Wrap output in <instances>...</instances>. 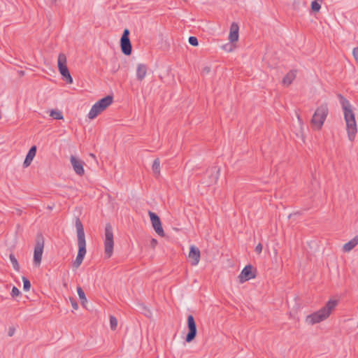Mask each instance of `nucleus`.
<instances>
[{
  "instance_id": "obj_27",
  "label": "nucleus",
  "mask_w": 358,
  "mask_h": 358,
  "mask_svg": "<svg viewBox=\"0 0 358 358\" xmlns=\"http://www.w3.org/2000/svg\"><path fill=\"white\" fill-rule=\"evenodd\" d=\"M22 281H23V289L25 291H29L31 287V283L30 281L25 277H22Z\"/></svg>"
},
{
  "instance_id": "obj_5",
  "label": "nucleus",
  "mask_w": 358,
  "mask_h": 358,
  "mask_svg": "<svg viewBox=\"0 0 358 358\" xmlns=\"http://www.w3.org/2000/svg\"><path fill=\"white\" fill-rule=\"evenodd\" d=\"M113 103V96H106L96 102L91 108L88 117L91 120L94 119L99 114L103 111Z\"/></svg>"
},
{
  "instance_id": "obj_9",
  "label": "nucleus",
  "mask_w": 358,
  "mask_h": 358,
  "mask_svg": "<svg viewBox=\"0 0 358 358\" xmlns=\"http://www.w3.org/2000/svg\"><path fill=\"white\" fill-rule=\"evenodd\" d=\"M220 169L217 166H212L208 168L202 178L203 183L208 186L215 184L219 177Z\"/></svg>"
},
{
  "instance_id": "obj_11",
  "label": "nucleus",
  "mask_w": 358,
  "mask_h": 358,
  "mask_svg": "<svg viewBox=\"0 0 358 358\" xmlns=\"http://www.w3.org/2000/svg\"><path fill=\"white\" fill-rule=\"evenodd\" d=\"M187 327L188 333L186 336L185 341L187 343H190L195 338L197 333L196 322L192 315L187 317Z\"/></svg>"
},
{
  "instance_id": "obj_15",
  "label": "nucleus",
  "mask_w": 358,
  "mask_h": 358,
  "mask_svg": "<svg viewBox=\"0 0 358 358\" xmlns=\"http://www.w3.org/2000/svg\"><path fill=\"white\" fill-rule=\"evenodd\" d=\"M188 257L191 260V264L192 266L198 265L201 257V253L199 248L194 245H191Z\"/></svg>"
},
{
  "instance_id": "obj_23",
  "label": "nucleus",
  "mask_w": 358,
  "mask_h": 358,
  "mask_svg": "<svg viewBox=\"0 0 358 358\" xmlns=\"http://www.w3.org/2000/svg\"><path fill=\"white\" fill-rule=\"evenodd\" d=\"M50 115L55 120H62L63 115L61 111L58 110H52Z\"/></svg>"
},
{
  "instance_id": "obj_12",
  "label": "nucleus",
  "mask_w": 358,
  "mask_h": 358,
  "mask_svg": "<svg viewBox=\"0 0 358 358\" xmlns=\"http://www.w3.org/2000/svg\"><path fill=\"white\" fill-rule=\"evenodd\" d=\"M152 225L155 232L160 236L164 237L165 236L164 231L162 227V223L159 216L152 211L148 213Z\"/></svg>"
},
{
  "instance_id": "obj_4",
  "label": "nucleus",
  "mask_w": 358,
  "mask_h": 358,
  "mask_svg": "<svg viewBox=\"0 0 358 358\" xmlns=\"http://www.w3.org/2000/svg\"><path fill=\"white\" fill-rule=\"evenodd\" d=\"M329 114V108L327 103H322L319 106L310 120V124L313 129L320 130L327 117Z\"/></svg>"
},
{
  "instance_id": "obj_26",
  "label": "nucleus",
  "mask_w": 358,
  "mask_h": 358,
  "mask_svg": "<svg viewBox=\"0 0 358 358\" xmlns=\"http://www.w3.org/2000/svg\"><path fill=\"white\" fill-rule=\"evenodd\" d=\"M321 8L320 3L317 2V0L313 1L311 3V9L314 12H318Z\"/></svg>"
},
{
  "instance_id": "obj_36",
  "label": "nucleus",
  "mask_w": 358,
  "mask_h": 358,
  "mask_svg": "<svg viewBox=\"0 0 358 358\" xmlns=\"http://www.w3.org/2000/svg\"><path fill=\"white\" fill-rule=\"evenodd\" d=\"M157 243V241L155 238H152L151 241V244L152 246H155Z\"/></svg>"
},
{
  "instance_id": "obj_18",
  "label": "nucleus",
  "mask_w": 358,
  "mask_h": 358,
  "mask_svg": "<svg viewBox=\"0 0 358 358\" xmlns=\"http://www.w3.org/2000/svg\"><path fill=\"white\" fill-rule=\"evenodd\" d=\"M147 67L145 64H139L136 69V77L138 80H142L146 76Z\"/></svg>"
},
{
  "instance_id": "obj_14",
  "label": "nucleus",
  "mask_w": 358,
  "mask_h": 358,
  "mask_svg": "<svg viewBox=\"0 0 358 358\" xmlns=\"http://www.w3.org/2000/svg\"><path fill=\"white\" fill-rule=\"evenodd\" d=\"M253 267L251 265H247L242 270L239 278L241 282L248 281L255 278V274L252 272Z\"/></svg>"
},
{
  "instance_id": "obj_17",
  "label": "nucleus",
  "mask_w": 358,
  "mask_h": 358,
  "mask_svg": "<svg viewBox=\"0 0 358 358\" xmlns=\"http://www.w3.org/2000/svg\"><path fill=\"white\" fill-rule=\"evenodd\" d=\"M36 153V147L35 145L32 146L28 153L27 154L26 158L24 161V166L27 167L30 165L32 162L34 157H35Z\"/></svg>"
},
{
  "instance_id": "obj_29",
  "label": "nucleus",
  "mask_w": 358,
  "mask_h": 358,
  "mask_svg": "<svg viewBox=\"0 0 358 358\" xmlns=\"http://www.w3.org/2000/svg\"><path fill=\"white\" fill-rule=\"evenodd\" d=\"M16 330V326L15 325H11L8 327V336L11 337L14 335Z\"/></svg>"
},
{
  "instance_id": "obj_30",
  "label": "nucleus",
  "mask_w": 358,
  "mask_h": 358,
  "mask_svg": "<svg viewBox=\"0 0 358 358\" xmlns=\"http://www.w3.org/2000/svg\"><path fill=\"white\" fill-rule=\"evenodd\" d=\"M20 294V290L16 287H13V289H12V291H11V296L13 297H15V296H19Z\"/></svg>"
},
{
  "instance_id": "obj_8",
  "label": "nucleus",
  "mask_w": 358,
  "mask_h": 358,
  "mask_svg": "<svg viewBox=\"0 0 358 358\" xmlns=\"http://www.w3.org/2000/svg\"><path fill=\"white\" fill-rule=\"evenodd\" d=\"M57 65L59 71L64 79L67 83H72L73 78L69 73L68 67L66 66V57L64 53H60L58 56Z\"/></svg>"
},
{
  "instance_id": "obj_22",
  "label": "nucleus",
  "mask_w": 358,
  "mask_h": 358,
  "mask_svg": "<svg viewBox=\"0 0 358 358\" xmlns=\"http://www.w3.org/2000/svg\"><path fill=\"white\" fill-rule=\"evenodd\" d=\"M9 259L10 260V262L13 265V268L15 271H18L20 270V266H19L18 262H17V259L15 258V255L13 254H10Z\"/></svg>"
},
{
  "instance_id": "obj_3",
  "label": "nucleus",
  "mask_w": 358,
  "mask_h": 358,
  "mask_svg": "<svg viewBox=\"0 0 358 358\" xmlns=\"http://www.w3.org/2000/svg\"><path fill=\"white\" fill-rule=\"evenodd\" d=\"M337 305V300L331 299L328 301L324 307L308 315L306 320V322L309 324H315L325 320L329 317L331 312L335 309Z\"/></svg>"
},
{
  "instance_id": "obj_13",
  "label": "nucleus",
  "mask_w": 358,
  "mask_h": 358,
  "mask_svg": "<svg viewBox=\"0 0 358 358\" xmlns=\"http://www.w3.org/2000/svg\"><path fill=\"white\" fill-rule=\"evenodd\" d=\"M70 162L73 167V171H75V173L77 175H78L80 176H82L84 175V173H85V170H84L85 162L83 160H81L80 159H79L73 155H71L70 157Z\"/></svg>"
},
{
  "instance_id": "obj_31",
  "label": "nucleus",
  "mask_w": 358,
  "mask_h": 358,
  "mask_svg": "<svg viewBox=\"0 0 358 358\" xmlns=\"http://www.w3.org/2000/svg\"><path fill=\"white\" fill-rule=\"evenodd\" d=\"M352 55H353V57H354L356 62L358 64V48H355L353 49Z\"/></svg>"
},
{
  "instance_id": "obj_34",
  "label": "nucleus",
  "mask_w": 358,
  "mask_h": 358,
  "mask_svg": "<svg viewBox=\"0 0 358 358\" xmlns=\"http://www.w3.org/2000/svg\"><path fill=\"white\" fill-rule=\"evenodd\" d=\"M210 68H209V67H208V66H206V67L203 68V73H209V72H210Z\"/></svg>"
},
{
  "instance_id": "obj_35",
  "label": "nucleus",
  "mask_w": 358,
  "mask_h": 358,
  "mask_svg": "<svg viewBox=\"0 0 358 358\" xmlns=\"http://www.w3.org/2000/svg\"><path fill=\"white\" fill-rule=\"evenodd\" d=\"M296 117H297V120H298V121H299V124H303V121H302V120H301V118L300 115H299V114H297V115H296Z\"/></svg>"
},
{
  "instance_id": "obj_28",
  "label": "nucleus",
  "mask_w": 358,
  "mask_h": 358,
  "mask_svg": "<svg viewBox=\"0 0 358 358\" xmlns=\"http://www.w3.org/2000/svg\"><path fill=\"white\" fill-rule=\"evenodd\" d=\"M188 41L192 46H197L199 44L198 39L195 36L189 37Z\"/></svg>"
},
{
  "instance_id": "obj_1",
  "label": "nucleus",
  "mask_w": 358,
  "mask_h": 358,
  "mask_svg": "<svg viewBox=\"0 0 358 358\" xmlns=\"http://www.w3.org/2000/svg\"><path fill=\"white\" fill-rule=\"evenodd\" d=\"M337 97L343 111L348 138L350 141H353L357 132V129L352 106L342 94H338Z\"/></svg>"
},
{
  "instance_id": "obj_38",
  "label": "nucleus",
  "mask_w": 358,
  "mask_h": 358,
  "mask_svg": "<svg viewBox=\"0 0 358 358\" xmlns=\"http://www.w3.org/2000/svg\"><path fill=\"white\" fill-rule=\"evenodd\" d=\"M57 0H52V1L56 2Z\"/></svg>"
},
{
  "instance_id": "obj_19",
  "label": "nucleus",
  "mask_w": 358,
  "mask_h": 358,
  "mask_svg": "<svg viewBox=\"0 0 358 358\" xmlns=\"http://www.w3.org/2000/svg\"><path fill=\"white\" fill-rule=\"evenodd\" d=\"M296 71L295 70L289 71L282 78V83L285 85H289L295 79Z\"/></svg>"
},
{
  "instance_id": "obj_2",
  "label": "nucleus",
  "mask_w": 358,
  "mask_h": 358,
  "mask_svg": "<svg viewBox=\"0 0 358 358\" xmlns=\"http://www.w3.org/2000/svg\"><path fill=\"white\" fill-rule=\"evenodd\" d=\"M75 226L77 231L78 252L76 260L73 262V266L78 268L82 264L86 254V241L83 225L78 217L76 218Z\"/></svg>"
},
{
  "instance_id": "obj_24",
  "label": "nucleus",
  "mask_w": 358,
  "mask_h": 358,
  "mask_svg": "<svg viewBox=\"0 0 358 358\" xmlns=\"http://www.w3.org/2000/svg\"><path fill=\"white\" fill-rule=\"evenodd\" d=\"M77 292L79 296V298L80 299L82 303H84L87 302V298L85 296V294L83 291V289L80 287H77Z\"/></svg>"
},
{
  "instance_id": "obj_32",
  "label": "nucleus",
  "mask_w": 358,
  "mask_h": 358,
  "mask_svg": "<svg viewBox=\"0 0 358 358\" xmlns=\"http://www.w3.org/2000/svg\"><path fill=\"white\" fill-rule=\"evenodd\" d=\"M71 306L73 308V309L77 310L78 308V306L77 302L73 299H70Z\"/></svg>"
},
{
  "instance_id": "obj_21",
  "label": "nucleus",
  "mask_w": 358,
  "mask_h": 358,
  "mask_svg": "<svg viewBox=\"0 0 358 358\" xmlns=\"http://www.w3.org/2000/svg\"><path fill=\"white\" fill-rule=\"evenodd\" d=\"M152 169L155 175L159 176L160 174V161L159 158L154 160Z\"/></svg>"
},
{
  "instance_id": "obj_33",
  "label": "nucleus",
  "mask_w": 358,
  "mask_h": 358,
  "mask_svg": "<svg viewBox=\"0 0 358 358\" xmlns=\"http://www.w3.org/2000/svg\"><path fill=\"white\" fill-rule=\"evenodd\" d=\"M255 251L258 253V254H260L262 251V245L261 243H259L256 247H255Z\"/></svg>"
},
{
  "instance_id": "obj_7",
  "label": "nucleus",
  "mask_w": 358,
  "mask_h": 358,
  "mask_svg": "<svg viewBox=\"0 0 358 358\" xmlns=\"http://www.w3.org/2000/svg\"><path fill=\"white\" fill-rule=\"evenodd\" d=\"M44 248V238L42 234H38L36 238V245L34 250L33 263L35 266H39L41 262Z\"/></svg>"
},
{
  "instance_id": "obj_16",
  "label": "nucleus",
  "mask_w": 358,
  "mask_h": 358,
  "mask_svg": "<svg viewBox=\"0 0 358 358\" xmlns=\"http://www.w3.org/2000/svg\"><path fill=\"white\" fill-rule=\"evenodd\" d=\"M238 30L239 27L237 24L232 23L230 27V32L229 35V40L233 43L237 41L238 39Z\"/></svg>"
},
{
  "instance_id": "obj_25",
  "label": "nucleus",
  "mask_w": 358,
  "mask_h": 358,
  "mask_svg": "<svg viewBox=\"0 0 358 358\" xmlns=\"http://www.w3.org/2000/svg\"><path fill=\"white\" fill-rule=\"evenodd\" d=\"M117 326V320L115 316H110V327L112 330H115Z\"/></svg>"
},
{
  "instance_id": "obj_10",
  "label": "nucleus",
  "mask_w": 358,
  "mask_h": 358,
  "mask_svg": "<svg viewBox=\"0 0 358 358\" xmlns=\"http://www.w3.org/2000/svg\"><path fill=\"white\" fill-rule=\"evenodd\" d=\"M129 36V29H125L120 39L121 50L122 53L125 55H130L132 50Z\"/></svg>"
},
{
  "instance_id": "obj_20",
  "label": "nucleus",
  "mask_w": 358,
  "mask_h": 358,
  "mask_svg": "<svg viewBox=\"0 0 358 358\" xmlns=\"http://www.w3.org/2000/svg\"><path fill=\"white\" fill-rule=\"evenodd\" d=\"M358 244V237L356 236L348 243H345L343 246L344 252H350Z\"/></svg>"
},
{
  "instance_id": "obj_37",
  "label": "nucleus",
  "mask_w": 358,
  "mask_h": 358,
  "mask_svg": "<svg viewBox=\"0 0 358 358\" xmlns=\"http://www.w3.org/2000/svg\"><path fill=\"white\" fill-rule=\"evenodd\" d=\"M90 156L94 158L95 157V155L94 154H90Z\"/></svg>"
},
{
  "instance_id": "obj_6",
  "label": "nucleus",
  "mask_w": 358,
  "mask_h": 358,
  "mask_svg": "<svg viewBox=\"0 0 358 358\" xmlns=\"http://www.w3.org/2000/svg\"><path fill=\"white\" fill-rule=\"evenodd\" d=\"M114 240L113 227L108 223L105 227V239H104V254L107 258H110L113 252Z\"/></svg>"
}]
</instances>
